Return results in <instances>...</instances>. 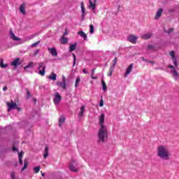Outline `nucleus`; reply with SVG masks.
Segmentation results:
<instances>
[{
    "instance_id": "obj_54",
    "label": "nucleus",
    "mask_w": 179,
    "mask_h": 179,
    "mask_svg": "<svg viewBox=\"0 0 179 179\" xmlns=\"http://www.w3.org/2000/svg\"><path fill=\"white\" fill-rule=\"evenodd\" d=\"M41 173L42 177H45V173H43V171H41Z\"/></svg>"
},
{
    "instance_id": "obj_47",
    "label": "nucleus",
    "mask_w": 179,
    "mask_h": 179,
    "mask_svg": "<svg viewBox=\"0 0 179 179\" xmlns=\"http://www.w3.org/2000/svg\"><path fill=\"white\" fill-rule=\"evenodd\" d=\"M147 62H148L149 64H151L152 65H155L156 64V62L155 61L147 60Z\"/></svg>"
},
{
    "instance_id": "obj_13",
    "label": "nucleus",
    "mask_w": 179,
    "mask_h": 179,
    "mask_svg": "<svg viewBox=\"0 0 179 179\" xmlns=\"http://www.w3.org/2000/svg\"><path fill=\"white\" fill-rule=\"evenodd\" d=\"M10 38H12V40H13L14 41H20V38L15 36L13 31L12 30L10 31Z\"/></svg>"
},
{
    "instance_id": "obj_51",
    "label": "nucleus",
    "mask_w": 179,
    "mask_h": 179,
    "mask_svg": "<svg viewBox=\"0 0 179 179\" xmlns=\"http://www.w3.org/2000/svg\"><path fill=\"white\" fill-rule=\"evenodd\" d=\"M20 164H23V160L21 158H18Z\"/></svg>"
},
{
    "instance_id": "obj_38",
    "label": "nucleus",
    "mask_w": 179,
    "mask_h": 179,
    "mask_svg": "<svg viewBox=\"0 0 179 179\" xmlns=\"http://www.w3.org/2000/svg\"><path fill=\"white\" fill-rule=\"evenodd\" d=\"M81 10H82V16L83 17H85V16H86V13H85V11H86V8H85V7L84 8H81Z\"/></svg>"
},
{
    "instance_id": "obj_10",
    "label": "nucleus",
    "mask_w": 179,
    "mask_h": 179,
    "mask_svg": "<svg viewBox=\"0 0 179 179\" xmlns=\"http://www.w3.org/2000/svg\"><path fill=\"white\" fill-rule=\"evenodd\" d=\"M104 114L102 113L99 117V128L106 127L104 126Z\"/></svg>"
},
{
    "instance_id": "obj_57",
    "label": "nucleus",
    "mask_w": 179,
    "mask_h": 179,
    "mask_svg": "<svg viewBox=\"0 0 179 179\" xmlns=\"http://www.w3.org/2000/svg\"><path fill=\"white\" fill-rule=\"evenodd\" d=\"M34 101H36V99H34Z\"/></svg>"
},
{
    "instance_id": "obj_52",
    "label": "nucleus",
    "mask_w": 179,
    "mask_h": 179,
    "mask_svg": "<svg viewBox=\"0 0 179 179\" xmlns=\"http://www.w3.org/2000/svg\"><path fill=\"white\" fill-rule=\"evenodd\" d=\"M13 152H17V148H16V147H13Z\"/></svg>"
},
{
    "instance_id": "obj_59",
    "label": "nucleus",
    "mask_w": 179,
    "mask_h": 179,
    "mask_svg": "<svg viewBox=\"0 0 179 179\" xmlns=\"http://www.w3.org/2000/svg\"><path fill=\"white\" fill-rule=\"evenodd\" d=\"M178 76H179V74H178Z\"/></svg>"
},
{
    "instance_id": "obj_49",
    "label": "nucleus",
    "mask_w": 179,
    "mask_h": 179,
    "mask_svg": "<svg viewBox=\"0 0 179 179\" xmlns=\"http://www.w3.org/2000/svg\"><path fill=\"white\" fill-rule=\"evenodd\" d=\"M68 29L66 28L64 33L63 34V37H65V36H66V34H68V31H67Z\"/></svg>"
},
{
    "instance_id": "obj_36",
    "label": "nucleus",
    "mask_w": 179,
    "mask_h": 179,
    "mask_svg": "<svg viewBox=\"0 0 179 179\" xmlns=\"http://www.w3.org/2000/svg\"><path fill=\"white\" fill-rule=\"evenodd\" d=\"M0 66H1V68H8V64H4L3 60H1L0 62Z\"/></svg>"
},
{
    "instance_id": "obj_28",
    "label": "nucleus",
    "mask_w": 179,
    "mask_h": 179,
    "mask_svg": "<svg viewBox=\"0 0 179 179\" xmlns=\"http://www.w3.org/2000/svg\"><path fill=\"white\" fill-rule=\"evenodd\" d=\"M29 166V163H27V161L24 160V166L22 168L21 171H24L26 170V168Z\"/></svg>"
},
{
    "instance_id": "obj_7",
    "label": "nucleus",
    "mask_w": 179,
    "mask_h": 179,
    "mask_svg": "<svg viewBox=\"0 0 179 179\" xmlns=\"http://www.w3.org/2000/svg\"><path fill=\"white\" fill-rule=\"evenodd\" d=\"M22 64V62H20V58L17 57L13 62H11V66H13L15 69L19 66V65Z\"/></svg>"
},
{
    "instance_id": "obj_15",
    "label": "nucleus",
    "mask_w": 179,
    "mask_h": 179,
    "mask_svg": "<svg viewBox=\"0 0 179 179\" xmlns=\"http://www.w3.org/2000/svg\"><path fill=\"white\" fill-rule=\"evenodd\" d=\"M78 35L82 37L85 41L87 40V35L83 31H80L78 32Z\"/></svg>"
},
{
    "instance_id": "obj_16",
    "label": "nucleus",
    "mask_w": 179,
    "mask_h": 179,
    "mask_svg": "<svg viewBox=\"0 0 179 179\" xmlns=\"http://www.w3.org/2000/svg\"><path fill=\"white\" fill-rule=\"evenodd\" d=\"M168 68H170L172 70V73L173 75V76H178V72H177V71H176V69L174 68V66L173 65H169L168 66Z\"/></svg>"
},
{
    "instance_id": "obj_3",
    "label": "nucleus",
    "mask_w": 179,
    "mask_h": 179,
    "mask_svg": "<svg viewBox=\"0 0 179 179\" xmlns=\"http://www.w3.org/2000/svg\"><path fill=\"white\" fill-rule=\"evenodd\" d=\"M6 106H8V111H10V110H18V111H20L22 108H19L17 106V104L13 101H10V102H6Z\"/></svg>"
},
{
    "instance_id": "obj_4",
    "label": "nucleus",
    "mask_w": 179,
    "mask_h": 179,
    "mask_svg": "<svg viewBox=\"0 0 179 179\" xmlns=\"http://www.w3.org/2000/svg\"><path fill=\"white\" fill-rule=\"evenodd\" d=\"M76 166H78L76 160L72 159L71 164H69L70 171H73V173H78V168H76Z\"/></svg>"
},
{
    "instance_id": "obj_48",
    "label": "nucleus",
    "mask_w": 179,
    "mask_h": 179,
    "mask_svg": "<svg viewBox=\"0 0 179 179\" xmlns=\"http://www.w3.org/2000/svg\"><path fill=\"white\" fill-rule=\"evenodd\" d=\"M103 106H104V101L102 99L99 103V107H103Z\"/></svg>"
},
{
    "instance_id": "obj_33",
    "label": "nucleus",
    "mask_w": 179,
    "mask_h": 179,
    "mask_svg": "<svg viewBox=\"0 0 179 179\" xmlns=\"http://www.w3.org/2000/svg\"><path fill=\"white\" fill-rule=\"evenodd\" d=\"M169 55L171 57V59H176V54L174 52V50H172L169 52Z\"/></svg>"
},
{
    "instance_id": "obj_32",
    "label": "nucleus",
    "mask_w": 179,
    "mask_h": 179,
    "mask_svg": "<svg viewBox=\"0 0 179 179\" xmlns=\"http://www.w3.org/2000/svg\"><path fill=\"white\" fill-rule=\"evenodd\" d=\"M102 87L104 92H107V85L106 84V82H104V80H102Z\"/></svg>"
},
{
    "instance_id": "obj_29",
    "label": "nucleus",
    "mask_w": 179,
    "mask_h": 179,
    "mask_svg": "<svg viewBox=\"0 0 179 179\" xmlns=\"http://www.w3.org/2000/svg\"><path fill=\"white\" fill-rule=\"evenodd\" d=\"M85 106H83L81 108H80V113H79V115L80 117H83V113H85Z\"/></svg>"
},
{
    "instance_id": "obj_8",
    "label": "nucleus",
    "mask_w": 179,
    "mask_h": 179,
    "mask_svg": "<svg viewBox=\"0 0 179 179\" xmlns=\"http://www.w3.org/2000/svg\"><path fill=\"white\" fill-rule=\"evenodd\" d=\"M132 69H134V63L129 64V66L127 68L126 71L124 73V78H127L131 72H132Z\"/></svg>"
},
{
    "instance_id": "obj_35",
    "label": "nucleus",
    "mask_w": 179,
    "mask_h": 179,
    "mask_svg": "<svg viewBox=\"0 0 179 179\" xmlns=\"http://www.w3.org/2000/svg\"><path fill=\"white\" fill-rule=\"evenodd\" d=\"M117 61H118V59L117 57H115V59H113V63L111 66L113 68H115V65H117Z\"/></svg>"
},
{
    "instance_id": "obj_21",
    "label": "nucleus",
    "mask_w": 179,
    "mask_h": 179,
    "mask_svg": "<svg viewBox=\"0 0 179 179\" xmlns=\"http://www.w3.org/2000/svg\"><path fill=\"white\" fill-rule=\"evenodd\" d=\"M65 116H62L59 119V127H62V124H64V122H65Z\"/></svg>"
},
{
    "instance_id": "obj_1",
    "label": "nucleus",
    "mask_w": 179,
    "mask_h": 179,
    "mask_svg": "<svg viewBox=\"0 0 179 179\" xmlns=\"http://www.w3.org/2000/svg\"><path fill=\"white\" fill-rule=\"evenodd\" d=\"M157 156H159L162 160H169L171 154L167 147L161 145L157 148Z\"/></svg>"
},
{
    "instance_id": "obj_2",
    "label": "nucleus",
    "mask_w": 179,
    "mask_h": 179,
    "mask_svg": "<svg viewBox=\"0 0 179 179\" xmlns=\"http://www.w3.org/2000/svg\"><path fill=\"white\" fill-rule=\"evenodd\" d=\"M98 142L99 143H104L105 139L108 138V131H107V127H99L98 131Z\"/></svg>"
},
{
    "instance_id": "obj_14",
    "label": "nucleus",
    "mask_w": 179,
    "mask_h": 179,
    "mask_svg": "<svg viewBox=\"0 0 179 179\" xmlns=\"http://www.w3.org/2000/svg\"><path fill=\"white\" fill-rule=\"evenodd\" d=\"M20 11L22 15H26V3H23L20 6Z\"/></svg>"
},
{
    "instance_id": "obj_37",
    "label": "nucleus",
    "mask_w": 179,
    "mask_h": 179,
    "mask_svg": "<svg viewBox=\"0 0 179 179\" xmlns=\"http://www.w3.org/2000/svg\"><path fill=\"white\" fill-rule=\"evenodd\" d=\"M72 55H73V66H75V65L76 64V55H75V53H73Z\"/></svg>"
},
{
    "instance_id": "obj_12",
    "label": "nucleus",
    "mask_w": 179,
    "mask_h": 179,
    "mask_svg": "<svg viewBox=\"0 0 179 179\" xmlns=\"http://www.w3.org/2000/svg\"><path fill=\"white\" fill-rule=\"evenodd\" d=\"M90 2V8L92 9V10H94L96 9V3L97 2V0H89Z\"/></svg>"
},
{
    "instance_id": "obj_24",
    "label": "nucleus",
    "mask_w": 179,
    "mask_h": 179,
    "mask_svg": "<svg viewBox=\"0 0 179 179\" xmlns=\"http://www.w3.org/2000/svg\"><path fill=\"white\" fill-rule=\"evenodd\" d=\"M39 75H41V76H44V75H45V66H43L42 70H39Z\"/></svg>"
},
{
    "instance_id": "obj_55",
    "label": "nucleus",
    "mask_w": 179,
    "mask_h": 179,
    "mask_svg": "<svg viewBox=\"0 0 179 179\" xmlns=\"http://www.w3.org/2000/svg\"><path fill=\"white\" fill-rule=\"evenodd\" d=\"M85 8V4H83V2L81 3V9Z\"/></svg>"
},
{
    "instance_id": "obj_30",
    "label": "nucleus",
    "mask_w": 179,
    "mask_h": 179,
    "mask_svg": "<svg viewBox=\"0 0 179 179\" xmlns=\"http://www.w3.org/2000/svg\"><path fill=\"white\" fill-rule=\"evenodd\" d=\"M94 72H96V69H92L91 78L92 79H97V77H94Z\"/></svg>"
},
{
    "instance_id": "obj_40",
    "label": "nucleus",
    "mask_w": 179,
    "mask_h": 179,
    "mask_svg": "<svg viewBox=\"0 0 179 179\" xmlns=\"http://www.w3.org/2000/svg\"><path fill=\"white\" fill-rule=\"evenodd\" d=\"M31 96V94H30V91L27 90V98L30 99Z\"/></svg>"
},
{
    "instance_id": "obj_23",
    "label": "nucleus",
    "mask_w": 179,
    "mask_h": 179,
    "mask_svg": "<svg viewBox=\"0 0 179 179\" xmlns=\"http://www.w3.org/2000/svg\"><path fill=\"white\" fill-rule=\"evenodd\" d=\"M47 157H48V146H45L43 154V158L47 159Z\"/></svg>"
},
{
    "instance_id": "obj_58",
    "label": "nucleus",
    "mask_w": 179,
    "mask_h": 179,
    "mask_svg": "<svg viewBox=\"0 0 179 179\" xmlns=\"http://www.w3.org/2000/svg\"><path fill=\"white\" fill-rule=\"evenodd\" d=\"M34 101H36V99H34Z\"/></svg>"
},
{
    "instance_id": "obj_42",
    "label": "nucleus",
    "mask_w": 179,
    "mask_h": 179,
    "mask_svg": "<svg viewBox=\"0 0 179 179\" xmlns=\"http://www.w3.org/2000/svg\"><path fill=\"white\" fill-rule=\"evenodd\" d=\"M148 50H155V46H153L152 45H148Z\"/></svg>"
},
{
    "instance_id": "obj_27",
    "label": "nucleus",
    "mask_w": 179,
    "mask_h": 179,
    "mask_svg": "<svg viewBox=\"0 0 179 179\" xmlns=\"http://www.w3.org/2000/svg\"><path fill=\"white\" fill-rule=\"evenodd\" d=\"M34 65V63L31 62L28 65L25 66L24 69L26 70V69H29V68H33Z\"/></svg>"
},
{
    "instance_id": "obj_44",
    "label": "nucleus",
    "mask_w": 179,
    "mask_h": 179,
    "mask_svg": "<svg viewBox=\"0 0 179 179\" xmlns=\"http://www.w3.org/2000/svg\"><path fill=\"white\" fill-rule=\"evenodd\" d=\"M174 31V28H171L169 29V30L168 31L167 34H170L171 33H173Z\"/></svg>"
},
{
    "instance_id": "obj_31",
    "label": "nucleus",
    "mask_w": 179,
    "mask_h": 179,
    "mask_svg": "<svg viewBox=\"0 0 179 179\" xmlns=\"http://www.w3.org/2000/svg\"><path fill=\"white\" fill-rule=\"evenodd\" d=\"M79 83H80V77H77L76 79L75 87H77L79 85Z\"/></svg>"
},
{
    "instance_id": "obj_20",
    "label": "nucleus",
    "mask_w": 179,
    "mask_h": 179,
    "mask_svg": "<svg viewBox=\"0 0 179 179\" xmlns=\"http://www.w3.org/2000/svg\"><path fill=\"white\" fill-rule=\"evenodd\" d=\"M150 37H152V34H150V33L145 34L141 36V38H143V40H149V38H150Z\"/></svg>"
},
{
    "instance_id": "obj_39",
    "label": "nucleus",
    "mask_w": 179,
    "mask_h": 179,
    "mask_svg": "<svg viewBox=\"0 0 179 179\" xmlns=\"http://www.w3.org/2000/svg\"><path fill=\"white\" fill-rule=\"evenodd\" d=\"M172 61L173 62V64L175 65V66H178V63H177V57L175 59H172Z\"/></svg>"
},
{
    "instance_id": "obj_5",
    "label": "nucleus",
    "mask_w": 179,
    "mask_h": 179,
    "mask_svg": "<svg viewBox=\"0 0 179 179\" xmlns=\"http://www.w3.org/2000/svg\"><path fill=\"white\" fill-rule=\"evenodd\" d=\"M57 86H59V87H62L64 90L66 89V78L64 76H62V82L57 81Z\"/></svg>"
},
{
    "instance_id": "obj_18",
    "label": "nucleus",
    "mask_w": 179,
    "mask_h": 179,
    "mask_svg": "<svg viewBox=\"0 0 179 179\" xmlns=\"http://www.w3.org/2000/svg\"><path fill=\"white\" fill-rule=\"evenodd\" d=\"M162 13H163V9L159 8L156 13L155 19H159V17H161Z\"/></svg>"
},
{
    "instance_id": "obj_6",
    "label": "nucleus",
    "mask_w": 179,
    "mask_h": 179,
    "mask_svg": "<svg viewBox=\"0 0 179 179\" xmlns=\"http://www.w3.org/2000/svg\"><path fill=\"white\" fill-rule=\"evenodd\" d=\"M61 100H62V96L59 92H56L55 94V98L53 99V101L56 106H58L59 103H61Z\"/></svg>"
},
{
    "instance_id": "obj_34",
    "label": "nucleus",
    "mask_w": 179,
    "mask_h": 179,
    "mask_svg": "<svg viewBox=\"0 0 179 179\" xmlns=\"http://www.w3.org/2000/svg\"><path fill=\"white\" fill-rule=\"evenodd\" d=\"M90 30L91 34H93V33H94V26L93 24L90 25Z\"/></svg>"
},
{
    "instance_id": "obj_11",
    "label": "nucleus",
    "mask_w": 179,
    "mask_h": 179,
    "mask_svg": "<svg viewBox=\"0 0 179 179\" xmlns=\"http://www.w3.org/2000/svg\"><path fill=\"white\" fill-rule=\"evenodd\" d=\"M48 50L50 51V54L52 57H57L58 55V52H57V49H55V48H48Z\"/></svg>"
},
{
    "instance_id": "obj_41",
    "label": "nucleus",
    "mask_w": 179,
    "mask_h": 179,
    "mask_svg": "<svg viewBox=\"0 0 179 179\" xmlns=\"http://www.w3.org/2000/svg\"><path fill=\"white\" fill-rule=\"evenodd\" d=\"M22 158H23V151H22L18 154V159H22Z\"/></svg>"
},
{
    "instance_id": "obj_19",
    "label": "nucleus",
    "mask_w": 179,
    "mask_h": 179,
    "mask_svg": "<svg viewBox=\"0 0 179 179\" xmlns=\"http://www.w3.org/2000/svg\"><path fill=\"white\" fill-rule=\"evenodd\" d=\"M68 41H69V39L65 38V36H62L60 38L61 44H68Z\"/></svg>"
},
{
    "instance_id": "obj_43",
    "label": "nucleus",
    "mask_w": 179,
    "mask_h": 179,
    "mask_svg": "<svg viewBox=\"0 0 179 179\" xmlns=\"http://www.w3.org/2000/svg\"><path fill=\"white\" fill-rule=\"evenodd\" d=\"M43 66H44V62L38 63V69H40L41 68H43Z\"/></svg>"
},
{
    "instance_id": "obj_17",
    "label": "nucleus",
    "mask_w": 179,
    "mask_h": 179,
    "mask_svg": "<svg viewBox=\"0 0 179 179\" xmlns=\"http://www.w3.org/2000/svg\"><path fill=\"white\" fill-rule=\"evenodd\" d=\"M48 79H50V80H57V74H55V73L54 72H52L48 76Z\"/></svg>"
},
{
    "instance_id": "obj_22",
    "label": "nucleus",
    "mask_w": 179,
    "mask_h": 179,
    "mask_svg": "<svg viewBox=\"0 0 179 179\" xmlns=\"http://www.w3.org/2000/svg\"><path fill=\"white\" fill-rule=\"evenodd\" d=\"M76 43L74 44H71L69 46V52H72V51H75V50H76Z\"/></svg>"
},
{
    "instance_id": "obj_9",
    "label": "nucleus",
    "mask_w": 179,
    "mask_h": 179,
    "mask_svg": "<svg viewBox=\"0 0 179 179\" xmlns=\"http://www.w3.org/2000/svg\"><path fill=\"white\" fill-rule=\"evenodd\" d=\"M128 41L132 43V44H136V41L138 40V37L135 35H130L127 37Z\"/></svg>"
},
{
    "instance_id": "obj_56",
    "label": "nucleus",
    "mask_w": 179,
    "mask_h": 179,
    "mask_svg": "<svg viewBox=\"0 0 179 179\" xmlns=\"http://www.w3.org/2000/svg\"><path fill=\"white\" fill-rule=\"evenodd\" d=\"M8 90V87H3V90L5 91V90Z\"/></svg>"
},
{
    "instance_id": "obj_26",
    "label": "nucleus",
    "mask_w": 179,
    "mask_h": 179,
    "mask_svg": "<svg viewBox=\"0 0 179 179\" xmlns=\"http://www.w3.org/2000/svg\"><path fill=\"white\" fill-rule=\"evenodd\" d=\"M41 169V166H36L34 167V171L36 173V174H38V173H40V170Z\"/></svg>"
},
{
    "instance_id": "obj_50",
    "label": "nucleus",
    "mask_w": 179,
    "mask_h": 179,
    "mask_svg": "<svg viewBox=\"0 0 179 179\" xmlns=\"http://www.w3.org/2000/svg\"><path fill=\"white\" fill-rule=\"evenodd\" d=\"M83 73H85V75L87 74V73H89V72H87V71L86 70V69H83Z\"/></svg>"
},
{
    "instance_id": "obj_25",
    "label": "nucleus",
    "mask_w": 179,
    "mask_h": 179,
    "mask_svg": "<svg viewBox=\"0 0 179 179\" xmlns=\"http://www.w3.org/2000/svg\"><path fill=\"white\" fill-rule=\"evenodd\" d=\"M113 72H114V67L110 66L108 71V76H111L113 75Z\"/></svg>"
},
{
    "instance_id": "obj_46",
    "label": "nucleus",
    "mask_w": 179,
    "mask_h": 179,
    "mask_svg": "<svg viewBox=\"0 0 179 179\" xmlns=\"http://www.w3.org/2000/svg\"><path fill=\"white\" fill-rule=\"evenodd\" d=\"M39 43H40V41H37L35 43H33L31 45V47H36V45H38Z\"/></svg>"
},
{
    "instance_id": "obj_53",
    "label": "nucleus",
    "mask_w": 179,
    "mask_h": 179,
    "mask_svg": "<svg viewBox=\"0 0 179 179\" xmlns=\"http://www.w3.org/2000/svg\"><path fill=\"white\" fill-rule=\"evenodd\" d=\"M142 61H145V62H148V59H145V57H141Z\"/></svg>"
},
{
    "instance_id": "obj_45",
    "label": "nucleus",
    "mask_w": 179,
    "mask_h": 179,
    "mask_svg": "<svg viewBox=\"0 0 179 179\" xmlns=\"http://www.w3.org/2000/svg\"><path fill=\"white\" fill-rule=\"evenodd\" d=\"M38 52H40V50L37 49L34 53V57H36Z\"/></svg>"
}]
</instances>
